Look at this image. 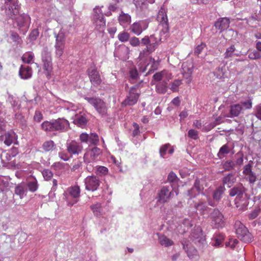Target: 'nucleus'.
<instances>
[{
    "instance_id": "50",
    "label": "nucleus",
    "mask_w": 261,
    "mask_h": 261,
    "mask_svg": "<svg viewBox=\"0 0 261 261\" xmlns=\"http://www.w3.org/2000/svg\"><path fill=\"white\" fill-rule=\"evenodd\" d=\"M105 18L101 8L96 7L93 10V19H99Z\"/></svg>"
},
{
    "instance_id": "25",
    "label": "nucleus",
    "mask_w": 261,
    "mask_h": 261,
    "mask_svg": "<svg viewBox=\"0 0 261 261\" xmlns=\"http://www.w3.org/2000/svg\"><path fill=\"white\" fill-rule=\"evenodd\" d=\"M191 239L195 243H199L203 244L205 240L202 234V230L200 227H197L191 233Z\"/></svg>"
},
{
    "instance_id": "10",
    "label": "nucleus",
    "mask_w": 261,
    "mask_h": 261,
    "mask_svg": "<svg viewBox=\"0 0 261 261\" xmlns=\"http://www.w3.org/2000/svg\"><path fill=\"white\" fill-rule=\"evenodd\" d=\"M67 152L72 155H78L82 152L83 146L81 143L74 140L67 142L66 144Z\"/></svg>"
},
{
    "instance_id": "3",
    "label": "nucleus",
    "mask_w": 261,
    "mask_h": 261,
    "mask_svg": "<svg viewBox=\"0 0 261 261\" xmlns=\"http://www.w3.org/2000/svg\"><path fill=\"white\" fill-rule=\"evenodd\" d=\"M81 190L78 186H74L67 189L63 194L64 199L67 204L72 206L76 203L80 196Z\"/></svg>"
},
{
    "instance_id": "9",
    "label": "nucleus",
    "mask_w": 261,
    "mask_h": 261,
    "mask_svg": "<svg viewBox=\"0 0 261 261\" xmlns=\"http://www.w3.org/2000/svg\"><path fill=\"white\" fill-rule=\"evenodd\" d=\"M85 189L89 191L94 192L98 189L100 184L99 178L95 175L88 176L84 179Z\"/></svg>"
},
{
    "instance_id": "46",
    "label": "nucleus",
    "mask_w": 261,
    "mask_h": 261,
    "mask_svg": "<svg viewBox=\"0 0 261 261\" xmlns=\"http://www.w3.org/2000/svg\"><path fill=\"white\" fill-rule=\"evenodd\" d=\"M156 91L159 94H164L166 92L167 87L165 82L158 83L155 86Z\"/></svg>"
},
{
    "instance_id": "38",
    "label": "nucleus",
    "mask_w": 261,
    "mask_h": 261,
    "mask_svg": "<svg viewBox=\"0 0 261 261\" xmlns=\"http://www.w3.org/2000/svg\"><path fill=\"white\" fill-rule=\"evenodd\" d=\"M193 66H182V73L184 77L187 80L188 83L191 82V74H192Z\"/></svg>"
},
{
    "instance_id": "58",
    "label": "nucleus",
    "mask_w": 261,
    "mask_h": 261,
    "mask_svg": "<svg viewBox=\"0 0 261 261\" xmlns=\"http://www.w3.org/2000/svg\"><path fill=\"white\" fill-rule=\"evenodd\" d=\"M252 162L251 161H250L247 164L245 165L243 171V174L247 175L253 173L252 171Z\"/></svg>"
},
{
    "instance_id": "61",
    "label": "nucleus",
    "mask_w": 261,
    "mask_h": 261,
    "mask_svg": "<svg viewBox=\"0 0 261 261\" xmlns=\"http://www.w3.org/2000/svg\"><path fill=\"white\" fill-rule=\"evenodd\" d=\"M39 33L38 29H36L32 30L29 36L30 41L35 40L39 36Z\"/></svg>"
},
{
    "instance_id": "64",
    "label": "nucleus",
    "mask_w": 261,
    "mask_h": 261,
    "mask_svg": "<svg viewBox=\"0 0 261 261\" xmlns=\"http://www.w3.org/2000/svg\"><path fill=\"white\" fill-rule=\"evenodd\" d=\"M254 114L258 119L261 120V106H257L255 107Z\"/></svg>"
},
{
    "instance_id": "24",
    "label": "nucleus",
    "mask_w": 261,
    "mask_h": 261,
    "mask_svg": "<svg viewBox=\"0 0 261 261\" xmlns=\"http://www.w3.org/2000/svg\"><path fill=\"white\" fill-rule=\"evenodd\" d=\"M58 132H64L68 130L69 127V123L68 120L64 118H58L55 120Z\"/></svg>"
},
{
    "instance_id": "2",
    "label": "nucleus",
    "mask_w": 261,
    "mask_h": 261,
    "mask_svg": "<svg viewBox=\"0 0 261 261\" xmlns=\"http://www.w3.org/2000/svg\"><path fill=\"white\" fill-rule=\"evenodd\" d=\"M19 6L17 0H7L2 11H4L7 19L14 20L20 32L24 35L28 31L31 18L29 15L23 13L19 14Z\"/></svg>"
},
{
    "instance_id": "26",
    "label": "nucleus",
    "mask_w": 261,
    "mask_h": 261,
    "mask_svg": "<svg viewBox=\"0 0 261 261\" xmlns=\"http://www.w3.org/2000/svg\"><path fill=\"white\" fill-rule=\"evenodd\" d=\"M41 127L45 132L57 131L58 129L55 120L52 121H45L41 124Z\"/></svg>"
},
{
    "instance_id": "23",
    "label": "nucleus",
    "mask_w": 261,
    "mask_h": 261,
    "mask_svg": "<svg viewBox=\"0 0 261 261\" xmlns=\"http://www.w3.org/2000/svg\"><path fill=\"white\" fill-rule=\"evenodd\" d=\"M203 189V187H201L200 185V180L197 179L194 182V187L188 191V196H189L190 198L195 197L196 195L199 194Z\"/></svg>"
},
{
    "instance_id": "16",
    "label": "nucleus",
    "mask_w": 261,
    "mask_h": 261,
    "mask_svg": "<svg viewBox=\"0 0 261 261\" xmlns=\"http://www.w3.org/2000/svg\"><path fill=\"white\" fill-rule=\"evenodd\" d=\"M129 52L128 47L124 44H121L115 48L114 55L115 57L124 61L128 58Z\"/></svg>"
},
{
    "instance_id": "41",
    "label": "nucleus",
    "mask_w": 261,
    "mask_h": 261,
    "mask_svg": "<svg viewBox=\"0 0 261 261\" xmlns=\"http://www.w3.org/2000/svg\"><path fill=\"white\" fill-rule=\"evenodd\" d=\"M222 181L223 186L226 185L228 188H230L235 182L234 175L231 173L227 174L223 178Z\"/></svg>"
},
{
    "instance_id": "5",
    "label": "nucleus",
    "mask_w": 261,
    "mask_h": 261,
    "mask_svg": "<svg viewBox=\"0 0 261 261\" xmlns=\"http://www.w3.org/2000/svg\"><path fill=\"white\" fill-rule=\"evenodd\" d=\"M84 98L95 108L99 115L102 116L107 115L108 107L101 99L94 97H85Z\"/></svg>"
},
{
    "instance_id": "14",
    "label": "nucleus",
    "mask_w": 261,
    "mask_h": 261,
    "mask_svg": "<svg viewBox=\"0 0 261 261\" xmlns=\"http://www.w3.org/2000/svg\"><path fill=\"white\" fill-rule=\"evenodd\" d=\"M88 74L90 82L94 86L99 85L102 81L95 66H90L88 69Z\"/></svg>"
},
{
    "instance_id": "35",
    "label": "nucleus",
    "mask_w": 261,
    "mask_h": 261,
    "mask_svg": "<svg viewBox=\"0 0 261 261\" xmlns=\"http://www.w3.org/2000/svg\"><path fill=\"white\" fill-rule=\"evenodd\" d=\"M42 60L44 64V65H50L51 63V54L49 51H48V49L46 47L43 49V50L42 52Z\"/></svg>"
},
{
    "instance_id": "47",
    "label": "nucleus",
    "mask_w": 261,
    "mask_h": 261,
    "mask_svg": "<svg viewBox=\"0 0 261 261\" xmlns=\"http://www.w3.org/2000/svg\"><path fill=\"white\" fill-rule=\"evenodd\" d=\"M222 166L225 171H231L235 169L236 164L233 161L227 160L223 163Z\"/></svg>"
},
{
    "instance_id": "62",
    "label": "nucleus",
    "mask_w": 261,
    "mask_h": 261,
    "mask_svg": "<svg viewBox=\"0 0 261 261\" xmlns=\"http://www.w3.org/2000/svg\"><path fill=\"white\" fill-rule=\"evenodd\" d=\"M188 137L193 140H197L199 138L198 132L195 129H190L188 133Z\"/></svg>"
},
{
    "instance_id": "7",
    "label": "nucleus",
    "mask_w": 261,
    "mask_h": 261,
    "mask_svg": "<svg viewBox=\"0 0 261 261\" xmlns=\"http://www.w3.org/2000/svg\"><path fill=\"white\" fill-rule=\"evenodd\" d=\"M234 227L236 233L243 241L245 243H249L252 241L251 234L249 232L247 227L241 222H236Z\"/></svg>"
},
{
    "instance_id": "15",
    "label": "nucleus",
    "mask_w": 261,
    "mask_h": 261,
    "mask_svg": "<svg viewBox=\"0 0 261 261\" xmlns=\"http://www.w3.org/2000/svg\"><path fill=\"white\" fill-rule=\"evenodd\" d=\"M101 153V150L94 147L87 151L84 155V160L85 163H90L97 160L98 156Z\"/></svg>"
},
{
    "instance_id": "29",
    "label": "nucleus",
    "mask_w": 261,
    "mask_h": 261,
    "mask_svg": "<svg viewBox=\"0 0 261 261\" xmlns=\"http://www.w3.org/2000/svg\"><path fill=\"white\" fill-rule=\"evenodd\" d=\"M27 188L24 182L17 185L15 188V194L18 195L20 199H22L27 195Z\"/></svg>"
},
{
    "instance_id": "54",
    "label": "nucleus",
    "mask_w": 261,
    "mask_h": 261,
    "mask_svg": "<svg viewBox=\"0 0 261 261\" xmlns=\"http://www.w3.org/2000/svg\"><path fill=\"white\" fill-rule=\"evenodd\" d=\"M182 84L181 81L180 80H174L171 84L170 89L173 92L178 91V87Z\"/></svg>"
},
{
    "instance_id": "57",
    "label": "nucleus",
    "mask_w": 261,
    "mask_h": 261,
    "mask_svg": "<svg viewBox=\"0 0 261 261\" xmlns=\"http://www.w3.org/2000/svg\"><path fill=\"white\" fill-rule=\"evenodd\" d=\"M108 169L105 166H99L97 167L96 172L97 174L100 175H105L108 173Z\"/></svg>"
},
{
    "instance_id": "59",
    "label": "nucleus",
    "mask_w": 261,
    "mask_h": 261,
    "mask_svg": "<svg viewBox=\"0 0 261 261\" xmlns=\"http://www.w3.org/2000/svg\"><path fill=\"white\" fill-rule=\"evenodd\" d=\"M58 155L60 159L64 161H68L72 157L68 152L66 153L64 151L59 152Z\"/></svg>"
},
{
    "instance_id": "30",
    "label": "nucleus",
    "mask_w": 261,
    "mask_h": 261,
    "mask_svg": "<svg viewBox=\"0 0 261 261\" xmlns=\"http://www.w3.org/2000/svg\"><path fill=\"white\" fill-rule=\"evenodd\" d=\"M19 74L22 79H28L32 75V70L30 66H20Z\"/></svg>"
},
{
    "instance_id": "51",
    "label": "nucleus",
    "mask_w": 261,
    "mask_h": 261,
    "mask_svg": "<svg viewBox=\"0 0 261 261\" xmlns=\"http://www.w3.org/2000/svg\"><path fill=\"white\" fill-rule=\"evenodd\" d=\"M117 37L120 41L125 42L129 40L130 35L129 33L125 31H123L118 35Z\"/></svg>"
},
{
    "instance_id": "27",
    "label": "nucleus",
    "mask_w": 261,
    "mask_h": 261,
    "mask_svg": "<svg viewBox=\"0 0 261 261\" xmlns=\"http://www.w3.org/2000/svg\"><path fill=\"white\" fill-rule=\"evenodd\" d=\"M228 73L227 66H218L214 72V75L219 79L227 77Z\"/></svg>"
},
{
    "instance_id": "18",
    "label": "nucleus",
    "mask_w": 261,
    "mask_h": 261,
    "mask_svg": "<svg viewBox=\"0 0 261 261\" xmlns=\"http://www.w3.org/2000/svg\"><path fill=\"white\" fill-rule=\"evenodd\" d=\"M17 140V136L13 131H10L6 133L2 136V140L4 144L9 146L12 144H16Z\"/></svg>"
},
{
    "instance_id": "19",
    "label": "nucleus",
    "mask_w": 261,
    "mask_h": 261,
    "mask_svg": "<svg viewBox=\"0 0 261 261\" xmlns=\"http://www.w3.org/2000/svg\"><path fill=\"white\" fill-rule=\"evenodd\" d=\"M230 24V20L227 17H223L219 18L215 23V27L216 29L222 32L227 30Z\"/></svg>"
},
{
    "instance_id": "17",
    "label": "nucleus",
    "mask_w": 261,
    "mask_h": 261,
    "mask_svg": "<svg viewBox=\"0 0 261 261\" xmlns=\"http://www.w3.org/2000/svg\"><path fill=\"white\" fill-rule=\"evenodd\" d=\"M183 248L186 252L188 256L191 259H197L198 258V254L197 250L193 247L191 243H187L186 241L183 240L181 242Z\"/></svg>"
},
{
    "instance_id": "8",
    "label": "nucleus",
    "mask_w": 261,
    "mask_h": 261,
    "mask_svg": "<svg viewBox=\"0 0 261 261\" xmlns=\"http://www.w3.org/2000/svg\"><path fill=\"white\" fill-rule=\"evenodd\" d=\"M140 95V93L138 91V87L133 86L130 88L128 94L122 103L125 106H133L137 102Z\"/></svg>"
},
{
    "instance_id": "49",
    "label": "nucleus",
    "mask_w": 261,
    "mask_h": 261,
    "mask_svg": "<svg viewBox=\"0 0 261 261\" xmlns=\"http://www.w3.org/2000/svg\"><path fill=\"white\" fill-rule=\"evenodd\" d=\"M178 180L176 175L173 172H170L168 176V181L171 184V185L176 186Z\"/></svg>"
},
{
    "instance_id": "22",
    "label": "nucleus",
    "mask_w": 261,
    "mask_h": 261,
    "mask_svg": "<svg viewBox=\"0 0 261 261\" xmlns=\"http://www.w3.org/2000/svg\"><path fill=\"white\" fill-rule=\"evenodd\" d=\"M87 122L88 119L85 113L80 112L75 115L73 122L77 126L83 127L86 126Z\"/></svg>"
},
{
    "instance_id": "33",
    "label": "nucleus",
    "mask_w": 261,
    "mask_h": 261,
    "mask_svg": "<svg viewBox=\"0 0 261 261\" xmlns=\"http://www.w3.org/2000/svg\"><path fill=\"white\" fill-rule=\"evenodd\" d=\"M158 235L159 236V242L161 246L165 247H168L174 245V242L167 236L164 234L159 235V234H158Z\"/></svg>"
},
{
    "instance_id": "28",
    "label": "nucleus",
    "mask_w": 261,
    "mask_h": 261,
    "mask_svg": "<svg viewBox=\"0 0 261 261\" xmlns=\"http://www.w3.org/2000/svg\"><path fill=\"white\" fill-rule=\"evenodd\" d=\"M224 240V236L220 233H215L212 239L211 244L215 247H219Z\"/></svg>"
},
{
    "instance_id": "56",
    "label": "nucleus",
    "mask_w": 261,
    "mask_h": 261,
    "mask_svg": "<svg viewBox=\"0 0 261 261\" xmlns=\"http://www.w3.org/2000/svg\"><path fill=\"white\" fill-rule=\"evenodd\" d=\"M133 3L137 8L141 9L146 6V0H133Z\"/></svg>"
},
{
    "instance_id": "36",
    "label": "nucleus",
    "mask_w": 261,
    "mask_h": 261,
    "mask_svg": "<svg viewBox=\"0 0 261 261\" xmlns=\"http://www.w3.org/2000/svg\"><path fill=\"white\" fill-rule=\"evenodd\" d=\"M174 152V148L171 146L169 144H166L163 145L160 149V156L163 158H165V155L168 153L171 154Z\"/></svg>"
},
{
    "instance_id": "44",
    "label": "nucleus",
    "mask_w": 261,
    "mask_h": 261,
    "mask_svg": "<svg viewBox=\"0 0 261 261\" xmlns=\"http://www.w3.org/2000/svg\"><path fill=\"white\" fill-rule=\"evenodd\" d=\"M229 152L230 147L227 144H226L220 148L217 155L220 159H221L225 154H228Z\"/></svg>"
},
{
    "instance_id": "60",
    "label": "nucleus",
    "mask_w": 261,
    "mask_h": 261,
    "mask_svg": "<svg viewBox=\"0 0 261 261\" xmlns=\"http://www.w3.org/2000/svg\"><path fill=\"white\" fill-rule=\"evenodd\" d=\"M42 175L46 180H50L53 176V172L49 169H44L42 172Z\"/></svg>"
},
{
    "instance_id": "43",
    "label": "nucleus",
    "mask_w": 261,
    "mask_h": 261,
    "mask_svg": "<svg viewBox=\"0 0 261 261\" xmlns=\"http://www.w3.org/2000/svg\"><path fill=\"white\" fill-rule=\"evenodd\" d=\"M225 190V189L224 186H220L213 193V199L216 201L220 200L221 199L222 195L224 193Z\"/></svg>"
},
{
    "instance_id": "63",
    "label": "nucleus",
    "mask_w": 261,
    "mask_h": 261,
    "mask_svg": "<svg viewBox=\"0 0 261 261\" xmlns=\"http://www.w3.org/2000/svg\"><path fill=\"white\" fill-rule=\"evenodd\" d=\"M237 156H238L239 157L236 159V161L234 162L236 164V166H241L243 164L244 161V158H243V154L241 153H238L236 154Z\"/></svg>"
},
{
    "instance_id": "34",
    "label": "nucleus",
    "mask_w": 261,
    "mask_h": 261,
    "mask_svg": "<svg viewBox=\"0 0 261 261\" xmlns=\"http://www.w3.org/2000/svg\"><path fill=\"white\" fill-rule=\"evenodd\" d=\"M35 56L32 51H27L21 57L23 63L32 64L34 63Z\"/></svg>"
},
{
    "instance_id": "52",
    "label": "nucleus",
    "mask_w": 261,
    "mask_h": 261,
    "mask_svg": "<svg viewBox=\"0 0 261 261\" xmlns=\"http://www.w3.org/2000/svg\"><path fill=\"white\" fill-rule=\"evenodd\" d=\"M128 41L129 44L133 47L139 46L141 44L142 45L141 40L140 41L138 38L135 36L129 38Z\"/></svg>"
},
{
    "instance_id": "39",
    "label": "nucleus",
    "mask_w": 261,
    "mask_h": 261,
    "mask_svg": "<svg viewBox=\"0 0 261 261\" xmlns=\"http://www.w3.org/2000/svg\"><path fill=\"white\" fill-rule=\"evenodd\" d=\"M195 207L200 212L201 215L207 214L209 209L206 202L203 201H200L197 204H195Z\"/></svg>"
},
{
    "instance_id": "12",
    "label": "nucleus",
    "mask_w": 261,
    "mask_h": 261,
    "mask_svg": "<svg viewBox=\"0 0 261 261\" xmlns=\"http://www.w3.org/2000/svg\"><path fill=\"white\" fill-rule=\"evenodd\" d=\"M212 224L215 228H222L224 226L223 216L218 209H214L210 215Z\"/></svg>"
},
{
    "instance_id": "48",
    "label": "nucleus",
    "mask_w": 261,
    "mask_h": 261,
    "mask_svg": "<svg viewBox=\"0 0 261 261\" xmlns=\"http://www.w3.org/2000/svg\"><path fill=\"white\" fill-rule=\"evenodd\" d=\"M239 53L236 50V48L234 45H231L230 47H228L226 49V52H225V58H229L233 56H238Z\"/></svg>"
},
{
    "instance_id": "20",
    "label": "nucleus",
    "mask_w": 261,
    "mask_h": 261,
    "mask_svg": "<svg viewBox=\"0 0 261 261\" xmlns=\"http://www.w3.org/2000/svg\"><path fill=\"white\" fill-rule=\"evenodd\" d=\"M118 20L120 25L126 28L131 22V16L129 14L121 11L118 16Z\"/></svg>"
},
{
    "instance_id": "31",
    "label": "nucleus",
    "mask_w": 261,
    "mask_h": 261,
    "mask_svg": "<svg viewBox=\"0 0 261 261\" xmlns=\"http://www.w3.org/2000/svg\"><path fill=\"white\" fill-rule=\"evenodd\" d=\"M243 111V107L240 103L231 105L229 109L230 116L228 117L232 118L238 117Z\"/></svg>"
},
{
    "instance_id": "32",
    "label": "nucleus",
    "mask_w": 261,
    "mask_h": 261,
    "mask_svg": "<svg viewBox=\"0 0 261 261\" xmlns=\"http://www.w3.org/2000/svg\"><path fill=\"white\" fill-rule=\"evenodd\" d=\"M6 100L7 102L10 103L13 108L14 111H16L20 108V104L18 102L17 99L10 93Z\"/></svg>"
},
{
    "instance_id": "42",
    "label": "nucleus",
    "mask_w": 261,
    "mask_h": 261,
    "mask_svg": "<svg viewBox=\"0 0 261 261\" xmlns=\"http://www.w3.org/2000/svg\"><path fill=\"white\" fill-rule=\"evenodd\" d=\"M90 208L96 217H99L102 215V208L100 203L97 202L93 204L90 206Z\"/></svg>"
},
{
    "instance_id": "40",
    "label": "nucleus",
    "mask_w": 261,
    "mask_h": 261,
    "mask_svg": "<svg viewBox=\"0 0 261 261\" xmlns=\"http://www.w3.org/2000/svg\"><path fill=\"white\" fill-rule=\"evenodd\" d=\"M42 148L44 152L52 151L55 149L56 144L53 140H48L42 144Z\"/></svg>"
},
{
    "instance_id": "21",
    "label": "nucleus",
    "mask_w": 261,
    "mask_h": 261,
    "mask_svg": "<svg viewBox=\"0 0 261 261\" xmlns=\"http://www.w3.org/2000/svg\"><path fill=\"white\" fill-rule=\"evenodd\" d=\"M27 190L32 193H34L37 191L39 188V184L36 177L34 176H30L25 183Z\"/></svg>"
},
{
    "instance_id": "45",
    "label": "nucleus",
    "mask_w": 261,
    "mask_h": 261,
    "mask_svg": "<svg viewBox=\"0 0 261 261\" xmlns=\"http://www.w3.org/2000/svg\"><path fill=\"white\" fill-rule=\"evenodd\" d=\"M99 142V137L96 133H92L89 134L88 143L90 145H96Z\"/></svg>"
},
{
    "instance_id": "37",
    "label": "nucleus",
    "mask_w": 261,
    "mask_h": 261,
    "mask_svg": "<svg viewBox=\"0 0 261 261\" xmlns=\"http://www.w3.org/2000/svg\"><path fill=\"white\" fill-rule=\"evenodd\" d=\"M94 24L95 29L99 32H103L106 27V19L105 18L99 19H94Z\"/></svg>"
},
{
    "instance_id": "55",
    "label": "nucleus",
    "mask_w": 261,
    "mask_h": 261,
    "mask_svg": "<svg viewBox=\"0 0 261 261\" xmlns=\"http://www.w3.org/2000/svg\"><path fill=\"white\" fill-rule=\"evenodd\" d=\"M166 74V72L165 70H163L161 72L155 73L153 76V79L154 81L159 82L165 77Z\"/></svg>"
},
{
    "instance_id": "6",
    "label": "nucleus",
    "mask_w": 261,
    "mask_h": 261,
    "mask_svg": "<svg viewBox=\"0 0 261 261\" xmlns=\"http://www.w3.org/2000/svg\"><path fill=\"white\" fill-rule=\"evenodd\" d=\"M54 35L56 38L55 45L56 54L57 56L60 57L63 55L64 52L65 42V33L62 29H60L58 33L54 32Z\"/></svg>"
},
{
    "instance_id": "4",
    "label": "nucleus",
    "mask_w": 261,
    "mask_h": 261,
    "mask_svg": "<svg viewBox=\"0 0 261 261\" xmlns=\"http://www.w3.org/2000/svg\"><path fill=\"white\" fill-rule=\"evenodd\" d=\"M174 192L176 195L178 194V189L172 187V185L162 187L158 193V202L161 203L167 202L173 196Z\"/></svg>"
},
{
    "instance_id": "11",
    "label": "nucleus",
    "mask_w": 261,
    "mask_h": 261,
    "mask_svg": "<svg viewBox=\"0 0 261 261\" xmlns=\"http://www.w3.org/2000/svg\"><path fill=\"white\" fill-rule=\"evenodd\" d=\"M246 189L243 186L242 184H239L231 189L229 191V195L231 197L237 196L236 201V203L239 202L242 198L246 200Z\"/></svg>"
},
{
    "instance_id": "1",
    "label": "nucleus",
    "mask_w": 261,
    "mask_h": 261,
    "mask_svg": "<svg viewBox=\"0 0 261 261\" xmlns=\"http://www.w3.org/2000/svg\"><path fill=\"white\" fill-rule=\"evenodd\" d=\"M156 20L159 23V35L152 34L149 36H145L142 38L141 43L146 47L140 51L139 56L140 60L144 61L148 58L151 61L152 60L153 64L155 63V60L149 57V55L154 51L161 42L166 40L169 36V26L167 11L165 8H161L157 15Z\"/></svg>"
},
{
    "instance_id": "13",
    "label": "nucleus",
    "mask_w": 261,
    "mask_h": 261,
    "mask_svg": "<svg viewBox=\"0 0 261 261\" xmlns=\"http://www.w3.org/2000/svg\"><path fill=\"white\" fill-rule=\"evenodd\" d=\"M148 27V22L146 20H140L134 22L129 26L130 32L137 36L140 35Z\"/></svg>"
},
{
    "instance_id": "53",
    "label": "nucleus",
    "mask_w": 261,
    "mask_h": 261,
    "mask_svg": "<svg viewBox=\"0 0 261 261\" xmlns=\"http://www.w3.org/2000/svg\"><path fill=\"white\" fill-rule=\"evenodd\" d=\"M206 47V44L201 42L200 44L197 45L194 48V54L195 56H198L199 54H200L202 50Z\"/></svg>"
}]
</instances>
